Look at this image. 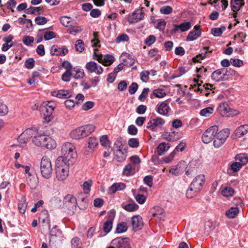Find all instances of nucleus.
I'll list each match as a JSON object with an SVG mask.
<instances>
[{"mask_svg":"<svg viewBox=\"0 0 248 248\" xmlns=\"http://www.w3.org/2000/svg\"><path fill=\"white\" fill-rule=\"evenodd\" d=\"M114 57L111 55H107L103 57V64L105 66H108L111 64L114 61Z\"/></svg>","mask_w":248,"mask_h":248,"instance_id":"43","label":"nucleus"},{"mask_svg":"<svg viewBox=\"0 0 248 248\" xmlns=\"http://www.w3.org/2000/svg\"><path fill=\"white\" fill-rule=\"evenodd\" d=\"M8 112L7 106L0 101V116H4Z\"/></svg>","mask_w":248,"mask_h":248,"instance_id":"62","label":"nucleus"},{"mask_svg":"<svg viewBox=\"0 0 248 248\" xmlns=\"http://www.w3.org/2000/svg\"><path fill=\"white\" fill-rule=\"evenodd\" d=\"M128 145L131 148H138L139 146V140L137 138H131L128 141Z\"/></svg>","mask_w":248,"mask_h":248,"instance_id":"49","label":"nucleus"},{"mask_svg":"<svg viewBox=\"0 0 248 248\" xmlns=\"http://www.w3.org/2000/svg\"><path fill=\"white\" fill-rule=\"evenodd\" d=\"M218 131V127L217 125H214L206 129L202 135V141L205 143H209L213 140H214L215 136L217 132Z\"/></svg>","mask_w":248,"mask_h":248,"instance_id":"7","label":"nucleus"},{"mask_svg":"<svg viewBox=\"0 0 248 248\" xmlns=\"http://www.w3.org/2000/svg\"><path fill=\"white\" fill-rule=\"evenodd\" d=\"M239 212V209L237 207H231L226 212V216L229 218L235 217Z\"/></svg>","mask_w":248,"mask_h":248,"instance_id":"33","label":"nucleus"},{"mask_svg":"<svg viewBox=\"0 0 248 248\" xmlns=\"http://www.w3.org/2000/svg\"><path fill=\"white\" fill-rule=\"evenodd\" d=\"M194 31H190L186 39L187 41H192L196 40L201 35V30L198 26H195Z\"/></svg>","mask_w":248,"mask_h":248,"instance_id":"20","label":"nucleus"},{"mask_svg":"<svg viewBox=\"0 0 248 248\" xmlns=\"http://www.w3.org/2000/svg\"><path fill=\"white\" fill-rule=\"evenodd\" d=\"M214 108L213 107H207L202 109L200 111V115L204 117H209L213 113Z\"/></svg>","mask_w":248,"mask_h":248,"instance_id":"44","label":"nucleus"},{"mask_svg":"<svg viewBox=\"0 0 248 248\" xmlns=\"http://www.w3.org/2000/svg\"><path fill=\"white\" fill-rule=\"evenodd\" d=\"M77 199L72 195L68 194L64 198L63 205L69 213H73L76 210Z\"/></svg>","mask_w":248,"mask_h":248,"instance_id":"8","label":"nucleus"},{"mask_svg":"<svg viewBox=\"0 0 248 248\" xmlns=\"http://www.w3.org/2000/svg\"><path fill=\"white\" fill-rule=\"evenodd\" d=\"M93 182L91 180L85 181L83 184V190L85 194H88L92 186Z\"/></svg>","mask_w":248,"mask_h":248,"instance_id":"45","label":"nucleus"},{"mask_svg":"<svg viewBox=\"0 0 248 248\" xmlns=\"http://www.w3.org/2000/svg\"><path fill=\"white\" fill-rule=\"evenodd\" d=\"M46 112L44 113V120L46 123L50 122L53 118V111L56 107L55 103L53 101L48 102L44 104Z\"/></svg>","mask_w":248,"mask_h":248,"instance_id":"9","label":"nucleus"},{"mask_svg":"<svg viewBox=\"0 0 248 248\" xmlns=\"http://www.w3.org/2000/svg\"><path fill=\"white\" fill-rule=\"evenodd\" d=\"M127 152L126 150L125 149L122 150L120 149V146L114 152V157L119 162H124L125 160Z\"/></svg>","mask_w":248,"mask_h":248,"instance_id":"22","label":"nucleus"},{"mask_svg":"<svg viewBox=\"0 0 248 248\" xmlns=\"http://www.w3.org/2000/svg\"><path fill=\"white\" fill-rule=\"evenodd\" d=\"M219 2L221 3V7L223 11H224L228 6V2L227 0H214L213 2L211 1V0L208 2L211 4H214V7L217 10H219L220 7L217 4Z\"/></svg>","mask_w":248,"mask_h":248,"instance_id":"29","label":"nucleus"},{"mask_svg":"<svg viewBox=\"0 0 248 248\" xmlns=\"http://www.w3.org/2000/svg\"><path fill=\"white\" fill-rule=\"evenodd\" d=\"M138 85L136 82H132L128 88L129 93L133 95L135 93L138 89Z\"/></svg>","mask_w":248,"mask_h":248,"instance_id":"59","label":"nucleus"},{"mask_svg":"<svg viewBox=\"0 0 248 248\" xmlns=\"http://www.w3.org/2000/svg\"><path fill=\"white\" fill-rule=\"evenodd\" d=\"M41 173L44 178L49 179L51 178L52 173V168L51 161L47 157L44 156L40 162Z\"/></svg>","mask_w":248,"mask_h":248,"instance_id":"4","label":"nucleus"},{"mask_svg":"<svg viewBox=\"0 0 248 248\" xmlns=\"http://www.w3.org/2000/svg\"><path fill=\"white\" fill-rule=\"evenodd\" d=\"M18 21L20 24H26V23H29L30 25L29 27L28 25L26 26L27 28L30 29L32 28V21L31 19H26L23 17H19L18 19Z\"/></svg>","mask_w":248,"mask_h":248,"instance_id":"60","label":"nucleus"},{"mask_svg":"<svg viewBox=\"0 0 248 248\" xmlns=\"http://www.w3.org/2000/svg\"><path fill=\"white\" fill-rule=\"evenodd\" d=\"M115 248H130V239L128 237H117L113 239L111 243Z\"/></svg>","mask_w":248,"mask_h":248,"instance_id":"10","label":"nucleus"},{"mask_svg":"<svg viewBox=\"0 0 248 248\" xmlns=\"http://www.w3.org/2000/svg\"><path fill=\"white\" fill-rule=\"evenodd\" d=\"M46 135L38 134L33 137L32 142L37 146L43 147L46 142Z\"/></svg>","mask_w":248,"mask_h":248,"instance_id":"23","label":"nucleus"},{"mask_svg":"<svg viewBox=\"0 0 248 248\" xmlns=\"http://www.w3.org/2000/svg\"><path fill=\"white\" fill-rule=\"evenodd\" d=\"M173 29L172 30V33H175L178 30L181 31L182 32H184L188 31L191 27V24L190 22H185L180 24H174Z\"/></svg>","mask_w":248,"mask_h":248,"instance_id":"18","label":"nucleus"},{"mask_svg":"<svg viewBox=\"0 0 248 248\" xmlns=\"http://www.w3.org/2000/svg\"><path fill=\"white\" fill-rule=\"evenodd\" d=\"M176 155L175 151H172L170 155L162 158V161L169 163L171 162Z\"/></svg>","mask_w":248,"mask_h":248,"instance_id":"53","label":"nucleus"},{"mask_svg":"<svg viewBox=\"0 0 248 248\" xmlns=\"http://www.w3.org/2000/svg\"><path fill=\"white\" fill-rule=\"evenodd\" d=\"M150 74V72L148 70L142 71L140 74V79L142 81L146 82L149 79V76Z\"/></svg>","mask_w":248,"mask_h":248,"instance_id":"58","label":"nucleus"},{"mask_svg":"<svg viewBox=\"0 0 248 248\" xmlns=\"http://www.w3.org/2000/svg\"><path fill=\"white\" fill-rule=\"evenodd\" d=\"M235 159L237 162L242 166L246 164L248 162V157L245 154H240L235 156Z\"/></svg>","mask_w":248,"mask_h":248,"instance_id":"36","label":"nucleus"},{"mask_svg":"<svg viewBox=\"0 0 248 248\" xmlns=\"http://www.w3.org/2000/svg\"><path fill=\"white\" fill-rule=\"evenodd\" d=\"M62 155L59 156L56 162V176L59 181L65 180L69 175V166L77 156L75 148L70 142L64 143L62 147Z\"/></svg>","mask_w":248,"mask_h":248,"instance_id":"1","label":"nucleus"},{"mask_svg":"<svg viewBox=\"0 0 248 248\" xmlns=\"http://www.w3.org/2000/svg\"><path fill=\"white\" fill-rule=\"evenodd\" d=\"M55 37V33L51 31H46L44 35V38L46 40H49Z\"/></svg>","mask_w":248,"mask_h":248,"instance_id":"61","label":"nucleus"},{"mask_svg":"<svg viewBox=\"0 0 248 248\" xmlns=\"http://www.w3.org/2000/svg\"><path fill=\"white\" fill-rule=\"evenodd\" d=\"M227 70L224 68L218 69L214 71L211 75V78L216 82H220L228 78Z\"/></svg>","mask_w":248,"mask_h":248,"instance_id":"12","label":"nucleus"},{"mask_svg":"<svg viewBox=\"0 0 248 248\" xmlns=\"http://www.w3.org/2000/svg\"><path fill=\"white\" fill-rule=\"evenodd\" d=\"M72 76H73V74L71 72L65 71L62 76V79L65 82L69 81Z\"/></svg>","mask_w":248,"mask_h":248,"instance_id":"63","label":"nucleus"},{"mask_svg":"<svg viewBox=\"0 0 248 248\" xmlns=\"http://www.w3.org/2000/svg\"><path fill=\"white\" fill-rule=\"evenodd\" d=\"M234 192L233 188L231 186H227L225 187L221 191V194L224 197L232 196Z\"/></svg>","mask_w":248,"mask_h":248,"instance_id":"41","label":"nucleus"},{"mask_svg":"<svg viewBox=\"0 0 248 248\" xmlns=\"http://www.w3.org/2000/svg\"><path fill=\"white\" fill-rule=\"evenodd\" d=\"M218 113L223 117H233L237 115L239 112L229 107L228 103L225 102H221L217 107Z\"/></svg>","mask_w":248,"mask_h":248,"instance_id":"6","label":"nucleus"},{"mask_svg":"<svg viewBox=\"0 0 248 248\" xmlns=\"http://www.w3.org/2000/svg\"><path fill=\"white\" fill-rule=\"evenodd\" d=\"M123 208L128 212H133L137 210L139 205L134 202L130 203L125 205H122Z\"/></svg>","mask_w":248,"mask_h":248,"instance_id":"37","label":"nucleus"},{"mask_svg":"<svg viewBox=\"0 0 248 248\" xmlns=\"http://www.w3.org/2000/svg\"><path fill=\"white\" fill-rule=\"evenodd\" d=\"M125 187L126 185L124 183H115L109 187L108 192L109 194H113L118 191L124 190Z\"/></svg>","mask_w":248,"mask_h":248,"instance_id":"19","label":"nucleus"},{"mask_svg":"<svg viewBox=\"0 0 248 248\" xmlns=\"http://www.w3.org/2000/svg\"><path fill=\"white\" fill-rule=\"evenodd\" d=\"M152 94L156 97L161 98L166 95V93L163 89L158 88L153 90Z\"/></svg>","mask_w":248,"mask_h":248,"instance_id":"39","label":"nucleus"},{"mask_svg":"<svg viewBox=\"0 0 248 248\" xmlns=\"http://www.w3.org/2000/svg\"><path fill=\"white\" fill-rule=\"evenodd\" d=\"M165 123V121L163 118L157 117L150 120L147 123L146 127L152 131L155 132L157 128H161Z\"/></svg>","mask_w":248,"mask_h":248,"instance_id":"13","label":"nucleus"},{"mask_svg":"<svg viewBox=\"0 0 248 248\" xmlns=\"http://www.w3.org/2000/svg\"><path fill=\"white\" fill-rule=\"evenodd\" d=\"M39 221L45 225H47L49 229H50L49 215L46 210L41 211L39 215Z\"/></svg>","mask_w":248,"mask_h":248,"instance_id":"21","label":"nucleus"},{"mask_svg":"<svg viewBox=\"0 0 248 248\" xmlns=\"http://www.w3.org/2000/svg\"><path fill=\"white\" fill-rule=\"evenodd\" d=\"M156 41V37L154 35H150L144 40V43L148 46H151Z\"/></svg>","mask_w":248,"mask_h":248,"instance_id":"55","label":"nucleus"},{"mask_svg":"<svg viewBox=\"0 0 248 248\" xmlns=\"http://www.w3.org/2000/svg\"><path fill=\"white\" fill-rule=\"evenodd\" d=\"M43 10V8L41 7H34L31 6L25 10L27 14H34L35 12L39 13L40 11Z\"/></svg>","mask_w":248,"mask_h":248,"instance_id":"48","label":"nucleus"},{"mask_svg":"<svg viewBox=\"0 0 248 248\" xmlns=\"http://www.w3.org/2000/svg\"><path fill=\"white\" fill-rule=\"evenodd\" d=\"M35 131L32 129H26L22 134L19 137L18 140L21 143H26L28 139L33 137Z\"/></svg>","mask_w":248,"mask_h":248,"instance_id":"17","label":"nucleus"},{"mask_svg":"<svg viewBox=\"0 0 248 248\" xmlns=\"http://www.w3.org/2000/svg\"><path fill=\"white\" fill-rule=\"evenodd\" d=\"M135 169L133 168L131 164L129 163L125 165L123 169V174L126 176H129L134 175Z\"/></svg>","mask_w":248,"mask_h":248,"instance_id":"32","label":"nucleus"},{"mask_svg":"<svg viewBox=\"0 0 248 248\" xmlns=\"http://www.w3.org/2000/svg\"><path fill=\"white\" fill-rule=\"evenodd\" d=\"M230 135V130L228 128L217 131L215 136L214 146L215 148L220 147L225 142Z\"/></svg>","mask_w":248,"mask_h":248,"instance_id":"5","label":"nucleus"},{"mask_svg":"<svg viewBox=\"0 0 248 248\" xmlns=\"http://www.w3.org/2000/svg\"><path fill=\"white\" fill-rule=\"evenodd\" d=\"M95 128V126L93 124L85 125L72 131L70 136L74 139H81L91 134L94 131Z\"/></svg>","mask_w":248,"mask_h":248,"instance_id":"3","label":"nucleus"},{"mask_svg":"<svg viewBox=\"0 0 248 248\" xmlns=\"http://www.w3.org/2000/svg\"><path fill=\"white\" fill-rule=\"evenodd\" d=\"M166 25V22L165 20L160 19L157 21V23L156 28L158 29L160 31H164Z\"/></svg>","mask_w":248,"mask_h":248,"instance_id":"56","label":"nucleus"},{"mask_svg":"<svg viewBox=\"0 0 248 248\" xmlns=\"http://www.w3.org/2000/svg\"><path fill=\"white\" fill-rule=\"evenodd\" d=\"M76 51L81 52L84 50V44L82 40H78L75 45Z\"/></svg>","mask_w":248,"mask_h":248,"instance_id":"46","label":"nucleus"},{"mask_svg":"<svg viewBox=\"0 0 248 248\" xmlns=\"http://www.w3.org/2000/svg\"><path fill=\"white\" fill-rule=\"evenodd\" d=\"M85 68L90 73H95L97 75H100L103 72L102 67L94 61H90L85 65Z\"/></svg>","mask_w":248,"mask_h":248,"instance_id":"15","label":"nucleus"},{"mask_svg":"<svg viewBox=\"0 0 248 248\" xmlns=\"http://www.w3.org/2000/svg\"><path fill=\"white\" fill-rule=\"evenodd\" d=\"M247 133H248V124L241 125L235 130L234 138H237L243 136Z\"/></svg>","mask_w":248,"mask_h":248,"instance_id":"24","label":"nucleus"},{"mask_svg":"<svg viewBox=\"0 0 248 248\" xmlns=\"http://www.w3.org/2000/svg\"><path fill=\"white\" fill-rule=\"evenodd\" d=\"M205 176L201 174L196 176L190 185L186 193L188 198H192L195 196L202 189L205 183Z\"/></svg>","mask_w":248,"mask_h":248,"instance_id":"2","label":"nucleus"},{"mask_svg":"<svg viewBox=\"0 0 248 248\" xmlns=\"http://www.w3.org/2000/svg\"><path fill=\"white\" fill-rule=\"evenodd\" d=\"M170 146L168 143L162 142L159 144L156 148V152L158 155H162L170 148Z\"/></svg>","mask_w":248,"mask_h":248,"instance_id":"28","label":"nucleus"},{"mask_svg":"<svg viewBox=\"0 0 248 248\" xmlns=\"http://www.w3.org/2000/svg\"><path fill=\"white\" fill-rule=\"evenodd\" d=\"M155 110L160 115L168 116L169 112L171 111L168 101L165 100L158 103L156 106Z\"/></svg>","mask_w":248,"mask_h":248,"instance_id":"11","label":"nucleus"},{"mask_svg":"<svg viewBox=\"0 0 248 248\" xmlns=\"http://www.w3.org/2000/svg\"><path fill=\"white\" fill-rule=\"evenodd\" d=\"M51 95L53 96L62 99L68 98L71 96V94L69 91L65 90L54 91L51 93Z\"/></svg>","mask_w":248,"mask_h":248,"instance_id":"25","label":"nucleus"},{"mask_svg":"<svg viewBox=\"0 0 248 248\" xmlns=\"http://www.w3.org/2000/svg\"><path fill=\"white\" fill-rule=\"evenodd\" d=\"M172 8L170 6H164L160 8V12L162 14L169 15L172 12Z\"/></svg>","mask_w":248,"mask_h":248,"instance_id":"54","label":"nucleus"},{"mask_svg":"<svg viewBox=\"0 0 248 248\" xmlns=\"http://www.w3.org/2000/svg\"><path fill=\"white\" fill-rule=\"evenodd\" d=\"M71 245L72 248H81L82 242L79 238L75 237L72 239Z\"/></svg>","mask_w":248,"mask_h":248,"instance_id":"38","label":"nucleus"},{"mask_svg":"<svg viewBox=\"0 0 248 248\" xmlns=\"http://www.w3.org/2000/svg\"><path fill=\"white\" fill-rule=\"evenodd\" d=\"M46 142L43 147H45L48 149H52L56 147V142L51 137L47 136L46 138Z\"/></svg>","mask_w":248,"mask_h":248,"instance_id":"34","label":"nucleus"},{"mask_svg":"<svg viewBox=\"0 0 248 248\" xmlns=\"http://www.w3.org/2000/svg\"><path fill=\"white\" fill-rule=\"evenodd\" d=\"M35 22L38 25H43L47 22V19L44 16H37L35 18Z\"/></svg>","mask_w":248,"mask_h":248,"instance_id":"57","label":"nucleus"},{"mask_svg":"<svg viewBox=\"0 0 248 248\" xmlns=\"http://www.w3.org/2000/svg\"><path fill=\"white\" fill-rule=\"evenodd\" d=\"M143 8L134 11L131 14L128 16L127 20L131 23L133 24L142 20L144 17V13L142 11Z\"/></svg>","mask_w":248,"mask_h":248,"instance_id":"14","label":"nucleus"},{"mask_svg":"<svg viewBox=\"0 0 248 248\" xmlns=\"http://www.w3.org/2000/svg\"><path fill=\"white\" fill-rule=\"evenodd\" d=\"M114 213L112 212L111 215H109L108 220L106 221L103 225V230L106 233H108L112 228V221L114 217Z\"/></svg>","mask_w":248,"mask_h":248,"instance_id":"27","label":"nucleus"},{"mask_svg":"<svg viewBox=\"0 0 248 248\" xmlns=\"http://www.w3.org/2000/svg\"><path fill=\"white\" fill-rule=\"evenodd\" d=\"M225 29V26H221L220 28H214L212 29L211 33L214 36H220Z\"/></svg>","mask_w":248,"mask_h":248,"instance_id":"42","label":"nucleus"},{"mask_svg":"<svg viewBox=\"0 0 248 248\" xmlns=\"http://www.w3.org/2000/svg\"><path fill=\"white\" fill-rule=\"evenodd\" d=\"M98 144V140L95 137H90L88 141V147L90 149H93Z\"/></svg>","mask_w":248,"mask_h":248,"instance_id":"51","label":"nucleus"},{"mask_svg":"<svg viewBox=\"0 0 248 248\" xmlns=\"http://www.w3.org/2000/svg\"><path fill=\"white\" fill-rule=\"evenodd\" d=\"M129 38L126 34H122L118 36L115 39V42L117 44L121 42H127Z\"/></svg>","mask_w":248,"mask_h":248,"instance_id":"52","label":"nucleus"},{"mask_svg":"<svg viewBox=\"0 0 248 248\" xmlns=\"http://www.w3.org/2000/svg\"><path fill=\"white\" fill-rule=\"evenodd\" d=\"M72 74H73V77L76 79L82 78L85 76L84 70L78 67H74Z\"/></svg>","mask_w":248,"mask_h":248,"instance_id":"31","label":"nucleus"},{"mask_svg":"<svg viewBox=\"0 0 248 248\" xmlns=\"http://www.w3.org/2000/svg\"><path fill=\"white\" fill-rule=\"evenodd\" d=\"M231 8L233 11H238L244 5V0H231Z\"/></svg>","mask_w":248,"mask_h":248,"instance_id":"30","label":"nucleus"},{"mask_svg":"<svg viewBox=\"0 0 248 248\" xmlns=\"http://www.w3.org/2000/svg\"><path fill=\"white\" fill-rule=\"evenodd\" d=\"M131 223L133 230L135 231L140 230L143 226L142 219L139 215L134 216L131 218Z\"/></svg>","mask_w":248,"mask_h":248,"instance_id":"16","label":"nucleus"},{"mask_svg":"<svg viewBox=\"0 0 248 248\" xmlns=\"http://www.w3.org/2000/svg\"><path fill=\"white\" fill-rule=\"evenodd\" d=\"M27 204L25 200H21L19 202L18 208L20 213L24 214L26 210Z\"/></svg>","mask_w":248,"mask_h":248,"instance_id":"47","label":"nucleus"},{"mask_svg":"<svg viewBox=\"0 0 248 248\" xmlns=\"http://www.w3.org/2000/svg\"><path fill=\"white\" fill-rule=\"evenodd\" d=\"M186 168V164L185 161H182L179 162L176 165L178 175H180L183 173Z\"/></svg>","mask_w":248,"mask_h":248,"instance_id":"40","label":"nucleus"},{"mask_svg":"<svg viewBox=\"0 0 248 248\" xmlns=\"http://www.w3.org/2000/svg\"><path fill=\"white\" fill-rule=\"evenodd\" d=\"M94 103L92 101H87L84 103L82 106V109L84 110H88L93 108Z\"/></svg>","mask_w":248,"mask_h":248,"instance_id":"64","label":"nucleus"},{"mask_svg":"<svg viewBox=\"0 0 248 248\" xmlns=\"http://www.w3.org/2000/svg\"><path fill=\"white\" fill-rule=\"evenodd\" d=\"M209 49L208 47H203L204 52H202V53L197 55L195 57L193 58V61L194 62H199L201 60H202L205 58L206 55L207 53H212V51H208Z\"/></svg>","mask_w":248,"mask_h":248,"instance_id":"35","label":"nucleus"},{"mask_svg":"<svg viewBox=\"0 0 248 248\" xmlns=\"http://www.w3.org/2000/svg\"><path fill=\"white\" fill-rule=\"evenodd\" d=\"M127 230L126 224L124 222H122L117 225L116 231L117 233H122L125 232Z\"/></svg>","mask_w":248,"mask_h":248,"instance_id":"50","label":"nucleus"},{"mask_svg":"<svg viewBox=\"0 0 248 248\" xmlns=\"http://www.w3.org/2000/svg\"><path fill=\"white\" fill-rule=\"evenodd\" d=\"M51 51L53 53V55H55L57 56H64L68 53V50L65 46L62 47H59L57 46H53L51 48Z\"/></svg>","mask_w":248,"mask_h":248,"instance_id":"26","label":"nucleus"}]
</instances>
